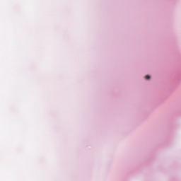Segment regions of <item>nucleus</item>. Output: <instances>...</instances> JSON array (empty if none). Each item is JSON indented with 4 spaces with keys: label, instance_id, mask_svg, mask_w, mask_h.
I'll use <instances>...</instances> for the list:
<instances>
[{
    "label": "nucleus",
    "instance_id": "f257e3e1",
    "mask_svg": "<svg viewBox=\"0 0 181 181\" xmlns=\"http://www.w3.org/2000/svg\"><path fill=\"white\" fill-rule=\"evenodd\" d=\"M145 78H146V80H149V78H151V76L149 75H146L145 76Z\"/></svg>",
    "mask_w": 181,
    "mask_h": 181
}]
</instances>
